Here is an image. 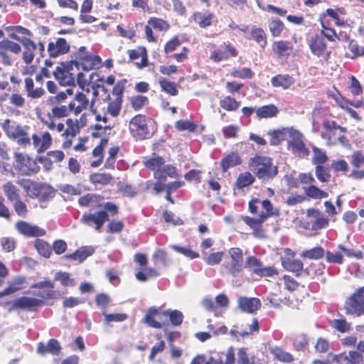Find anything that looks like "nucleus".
Segmentation results:
<instances>
[{
  "mask_svg": "<svg viewBox=\"0 0 364 364\" xmlns=\"http://www.w3.org/2000/svg\"><path fill=\"white\" fill-rule=\"evenodd\" d=\"M250 170L259 178L267 181L274 178L278 173L270 158L264 156H255L249 161Z\"/></svg>",
  "mask_w": 364,
  "mask_h": 364,
  "instance_id": "obj_1",
  "label": "nucleus"
},
{
  "mask_svg": "<svg viewBox=\"0 0 364 364\" xmlns=\"http://www.w3.org/2000/svg\"><path fill=\"white\" fill-rule=\"evenodd\" d=\"M129 130L136 139H143L150 137L155 132L156 128L152 119H146L145 116L138 114L131 119Z\"/></svg>",
  "mask_w": 364,
  "mask_h": 364,
  "instance_id": "obj_2",
  "label": "nucleus"
},
{
  "mask_svg": "<svg viewBox=\"0 0 364 364\" xmlns=\"http://www.w3.org/2000/svg\"><path fill=\"white\" fill-rule=\"evenodd\" d=\"M288 149L299 157H305L309 154V149L304 144V136L298 130L291 128L288 137Z\"/></svg>",
  "mask_w": 364,
  "mask_h": 364,
  "instance_id": "obj_3",
  "label": "nucleus"
},
{
  "mask_svg": "<svg viewBox=\"0 0 364 364\" xmlns=\"http://www.w3.org/2000/svg\"><path fill=\"white\" fill-rule=\"evenodd\" d=\"M364 287L358 289L346 302V314L360 316L364 314Z\"/></svg>",
  "mask_w": 364,
  "mask_h": 364,
  "instance_id": "obj_4",
  "label": "nucleus"
},
{
  "mask_svg": "<svg viewBox=\"0 0 364 364\" xmlns=\"http://www.w3.org/2000/svg\"><path fill=\"white\" fill-rule=\"evenodd\" d=\"M14 158L16 168L21 174L28 176L39 171L40 168L37 163L27 155L22 153H16Z\"/></svg>",
  "mask_w": 364,
  "mask_h": 364,
  "instance_id": "obj_5",
  "label": "nucleus"
},
{
  "mask_svg": "<svg viewBox=\"0 0 364 364\" xmlns=\"http://www.w3.org/2000/svg\"><path fill=\"white\" fill-rule=\"evenodd\" d=\"M230 262L226 265L228 272L235 277L240 273L244 266L242 250L239 247L230 248L228 251Z\"/></svg>",
  "mask_w": 364,
  "mask_h": 364,
  "instance_id": "obj_6",
  "label": "nucleus"
},
{
  "mask_svg": "<svg viewBox=\"0 0 364 364\" xmlns=\"http://www.w3.org/2000/svg\"><path fill=\"white\" fill-rule=\"evenodd\" d=\"M307 217L309 221L307 223L306 228L311 230H318L328 226L329 219L318 210L308 209Z\"/></svg>",
  "mask_w": 364,
  "mask_h": 364,
  "instance_id": "obj_7",
  "label": "nucleus"
},
{
  "mask_svg": "<svg viewBox=\"0 0 364 364\" xmlns=\"http://www.w3.org/2000/svg\"><path fill=\"white\" fill-rule=\"evenodd\" d=\"M44 302L42 299L33 297L22 296L14 301L11 309H23L29 311H33L38 307L42 306Z\"/></svg>",
  "mask_w": 364,
  "mask_h": 364,
  "instance_id": "obj_8",
  "label": "nucleus"
},
{
  "mask_svg": "<svg viewBox=\"0 0 364 364\" xmlns=\"http://www.w3.org/2000/svg\"><path fill=\"white\" fill-rule=\"evenodd\" d=\"M86 48L82 46L79 48L77 58L81 60V65L84 70H90L98 66L101 58L98 55H92L85 51Z\"/></svg>",
  "mask_w": 364,
  "mask_h": 364,
  "instance_id": "obj_9",
  "label": "nucleus"
},
{
  "mask_svg": "<svg viewBox=\"0 0 364 364\" xmlns=\"http://www.w3.org/2000/svg\"><path fill=\"white\" fill-rule=\"evenodd\" d=\"M109 220V215L106 211H97L95 213L84 214L81 218V222L87 225H91L92 223L95 225V230L100 231L104 223Z\"/></svg>",
  "mask_w": 364,
  "mask_h": 364,
  "instance_id": "obj_10",
  "label": "nucleus"
},
{
  "mask_svg": "<svg viewBox=\"0 0 364 364\" xmlns=\"http://www.w3.org/2000/svg\"><path fill=\"white\" fill-rule=\"evenodd\" d=\"M237 304L242 311L248 314H254L261 307L260 300L255 297L239 296Z\"/></svg>",
  "mask_w": 364,
  "mask_h": 364,
  "instance_id": "obj_11",
  "label": "nucleus"
},
{
  "mask_svg": "<svg viewBox=\"0 0 364 364\" xmlns=\"http://www.w3.org/2000/svg\"><path fill=\"white\" fill-rule=\"evenodd\" d=\"M70 50V45L63 38H58L55 42H50L48 46V52L51 58L66 54Z\"/></svg>",
  "mask_w": 364,
  "mask_h": 364,
  "instance_id": "obj_12",
  "label": "nucleus"
},
{
  "mask_svg": "<svg viewBox=\"0 0 364 364\" xmlns=\"http://www.w3.org/2000/svg\"><path fill=\"white\" fill-rule=\"evenodd\" d=\"M235 48L230 44H223L218 49L211 52L210 58L214 62H220L228 59L231 56H236Z\"/></svg>",
  "mask_w": 364,
  "mask_h": 364,
  "instance_id": "obj_13",
  "label": "nucleus"
},
{
  "mask_svg": "<svg viewBox=\"0 0 364 364\" xmlns=\"http://www.w3.org/2000/svg\"><path fill=\"white\" fill-rule=\"evenodd\" d=\"M32 140L34 148L39 154L46 151L52 143L51 136L47 132L33 134Z\"/></svg>",
  "mask_w": 364,
  "mask_h": 364,
  "instance_id": "obj_14",
  "label": "nucleus"
},
{
  "mask_svg": "<svg viewBox=\"0 0 364 364\" xmlns=\"http://www.w3.org/2000/svg\"><path fill=\"white\" fill-rule=\"evenodd\" d=\"M16 228L20 233L26 237H39L46 234L45 230L25 221L18 222Z\"/></svg>",
  "mask_w": 364,
  "mask_h": 364,
  "instance_id": "obj_15",
  "label": "nucleus"
},
{
  "mask_svg": "<svg viewBox=\"0 0 364 364\" xmlns=\"http://www.w3.org/2000/svg\"><path fill=\"white\" fill-rule=\"evenodd\" d=\"M90 105V101L86 95L83 92L75 94L74 100L70 102L72 112L77 115L83 110L86 109Z\"/></svg>",
  "mask_w": 364,
  "mask_h": 364,
  "instance_id": "obj_16",
  "label": "nucleus"
},
{
  "mask_svg": "<svg viewBox=\"0 0 364 364\" xmlns=\"http://www.w3.org/2000/svg\"><path fill=\"white\" fill-rule=\"evenodd\" d=\"M311 52L318 57H322L327 60L329 56V53L326 51V43L323 36H316L312 39L310 44Z\"/></svg>",
  "mask_w": 364,
  "mask_h": 364,
  "instance_id": "obj_17",
  "label": "nucleus"
},
{
  "mask_svg": "<svg viewBox=\"0 0 364 364\" xmlns=\"http://www.w3.org/2000/svg\"><path fill=\"white\" fill-rule=\"evenodd\" d=\"M3 128L7 135L14 139H17L18 137L25 135L26 132L29 129L28 126H21L20 124L11 125L9 119L4 121Z\"/></svg>",
  "mask_w": 364,
  "mask_h": 364,
  "instance_id": "obj_18",
  "label": "nucleus"
},
{
  "mask_svg": "<svg viewBox=\"0 0 364 364\" xmlns=\"http://www.w3.org/2000/svg\"><path fill=\"white\" fill-rule=\"evenodd\" d=\"M31 287L35 289H49L48 290H44L37 294H34L35 295H37L42 299H54L55 297V291L53 290V289L54 288V284L49 280L43 281L33 284L31 285Z\"/></svg>",
  "mask_w": 364,
  "mask_h": 364,
  "instance_id": "obj_19",
  "label": "nucleus"
},
{
  "mask_svg": "<svg viewBox=\"0 0 364 364\" xmlns=\"http://www.w3.org/2000/svg\"><path fill=\"white\" fill-rule=\"evenodd\" d=\"M55 78L62 85H74L75 77L64 68L58 66L53 72Z\"/></svg>",
  "mask_w": 364,
  "mask_h": 364,
  "instance_id": "obj_20",
  "label": "nucleus"
},
{
  "mask_svg": "<svg viewBox=\"0 0 364 364\" xmlns=\"http://www.w3.org/2000/svg\"><path fill=\"white\" fill-rule=\"evenodd\" d=\"M21 43L24 48L23 60L26 64H30L33 60V51L37 49V45L28 38H22Z\"/></svg>",
  "mask_w": 364,
  "mask_h": 364,
  "instance_id": "obj_21",
  "label": "nucleus"
},
{
  "mask_svg": "<svg viewBox=\"0 0 364 364\" xmlns=\"http://www.w3.org/2000/svg\"><path fill=\"white\" fill-rule=\"evenodd\" d=\"M291 130V128H283L282 129L269 131L268 135L270 136V145L276 146L284 140H288L289 134Z\"/></svg>",
  "mask_w": 364,
  "mask_h": 364,
  "instance_id": "obj_22",
  "label": "nucleus"
},
{
  "mask_svg": "<svg viewBox=\"0 0 364 364\" xmlns=\"http://www.w3.org/2000/svg\"><path fill=\"white\" fill-rule=\"evenodd\" d=\"M18 183L23 188L28 197L38 198L40 183H35L28 179H21L18 181Z\"/></svg>",
  "mask_w": 364,
  "mask_h": 364,
  "instance_id": "obj_23",
  "label": "nucleus"
},
{
  "mask_svg": "<svg viewBox=\"0 0 364 364\" xmlns=\"http://www.w3.org/2000/svg\"><path fill=\"white\" fill-rule=\"evenodd\" d=\"M323 127L326 130V134L328 136L329 140H333L332 143L336 142V139H332L333 137L336 136V138L338 139V133L346 132L345 128H343L341 126L338 125L333 121H325L323 122Z\"/></svg>",
  "mask_w": 364,
  "mask_h": 364,
  "instance_id": "obj_24",
  "label": "nucleus"
},
{
  "mask_svg": "<svg viewBox=\"0 0 364 364\" xmlns=\"http://www.w3.org/2000/svg\"><path fill=\"white\" fill-rule=\"evenodd\" d=\"M95 252V248L91 246L82 247L75 252L67 255V259L78 260L80 262L84 261L87 257L92 255Z\"/></svg>",
  "mask_w": 364,
  "mask_h": 364,
  "instance_id": "obj_25",
  "label": "nucleus"
},
{
  "mask_svg": "<svg viewBox=\"0 0 364 364\" xmlns=\"http://www.w3.org/2000/svg\"><path fill=\"white\" fill-rule=\"evenodd\" d=\"M2 190L7 200L11 203L20 198V190L11 181L2 186Z\"/></svg>",
  "mask_w": 364,
  "mask_h": 364,
  "instance_id": "obj_26",
  "label": "nucleus"
},
{
  "mask_svg": "<svg viewBox=\"0 0 364 364\" xmlns=\"http://www.w3.org/2000/svg\"><path fill=\"white\" fill-rule=\"evenodd\" d=\"M271 82L274 87L288 89L294 84V80L289 75H277L271 79Z\"/></svg>",
  "mask_w": 364,
  "mask_h": 364,
  "instance_id": "obj_27",
  "label": "nucleus"
},
{
  "mask_svg": "<svg viewBox=\"0 0 364 364\" xmlns=\"http://www.w3.org/2000/svg\"><path fill=\"white\" fill-rule=\"evenodd\" d=\"M129 58L131 60H137L140 58L139 62H136V65L139 68L145 67L147 64V55L144 48H139L136 50H129Z\"/></svg>",
  "mask_w": 364,
  "mask_h": 364,
  "instance_id": "obj_28",
  "label": "nucleus"
},
{
  "mask_svg": "<svg viewBox=\"0 0 364 364\" xmlns=\"http://www.w3.org/2000/svg\"><path fill=\"white\" fill-rule=\"evenodd\" d=\"M279 109L274 105H268L258 107L255 109V113L259 119L272 118L276 117Z\"/></svg>",
  "mask_w": 364,
  "mask_h": 364,
  "instance_id": "obj_29",
  "label": "nucleus"
},
{
  "mask_svg": "<svg viewBox=\"0 0 364 364\" xmlns=\"http://www.w3.org/2000/svg\"><path fill=\"white\" fill-rule=\"evenodd\" d=\"M193 18L200 28H205L211 25L213 15L208 11L196 12L193 15Z\"/></svg>",
  "mask_w": 364,
  "mask_h": 364,
  "instance_id": "obj_30",
  "label": "nucleus"
},
{
  "mask_svg": "<svg viewBox=\"0 0 364 364\" xmlns=\"http://www.w3.org/2000/svg\"><path fill=\"white\" fill-rule=\"evenodd\" d=\"M25 88L27 92V96L33 99H37L43 96L44 90L41 87L34 89L33 80L31 77L25 79Z\"/></svg>",
  "mask_w": 364,
  "mask_h": 364,
  "instance_id": "obj_31",
  "label": "nucleus"
},
{
  "mask_svg": "<svg viewBox=\"0 0 364 364\" xmlns=\"http://www.w3.org/2000/svg\"><path fill=\"white\" fill-rule=\"evenodd\" d=\"M159 314V311L156 308H150L143 319L144 322L151 328H161L162 327L161 323L154 319V317Z\"/></svg>",
  "mask_w": 364,
  "mask_h": 364,
  "instance_id": "obj_32",
  "label": "nucleus"
},
{
  "mask_svg": "<svg viewBox=\"0 0 364 364\" xmlns=\"http://www.w3.org/2000/svg\"><path fill=\"white\" fill-rule=\"evenodd\" d=\"M240 163L241 159L239 155L235 153H232L222 159L221 166L223 171L225 172L230 168L239 165Z\"/></svg>",
  "mask_w": 364,
  "mask_h": 364,
  "instance_id": "obj_33",
  "label": "nucleus"
},
{
  "mask_svg": "<svg viewBox=\"0 0 364 364\" xmlns=\"http://www.w3.org/2000/svg\"><path fill=\"white\" fill-rule=\"evenodd\" d=\"M282 264L284 269L296 274L303 269V263L299 259H283Z\"/></svg>",
  "mask_w": 364,
  "mask_h": 364,
  "instance_id": "obj_34",
  "label": "nucleus"
},
{
  "mask_svg": "<svg viewBox=\"0 0 364 364\" xmlns=\"http://www.w3.org/2000/svg\"><path fill=\"white\" fill-rule=\"evenodd\" d=\"M273 50L279 57H283L289 55L292 48L289 43L279 41L274 43Z\"/></svg>",
  "mask_w": 364,
  "mask_h": 364,
  "instance_id": "obj_35",
  "label": "nucleus"
},
{
  "mask_svg": "<svg viewBox=\"0 0 364 364\" xmlns=\"http://www.w3.org/2000/svg\"><path fill=\"white\" fill-rule=\"evenodd\" d=\"M265 220L266 216L260 215L258 218H252L248 216L243 218L244 222L253 230L255 236H260V235L257 233V230L259 229V224H262Z\"/></svg>",
  "mask_w": 364,
  "mask_h": 364,
  "instance_id": "obj_36",
  "label": "nucleus"
},
{
  "mask_svg": "<svg viewBox=\"0 0 364 364\" xmlns=\"http://www.w3.org/2000/svg\"><path fill=\"white\" fill-rule=\"evenodd\" d=\"M55 279L59 281L64 287H74L75 279L70 277V274L66 272H58L55 274Z\"/></svg>",
  "mask_w": 364,
  "mask_h": 364,
  "instance_id": "obj_37",
  "label": "nucleus"
},
{
  "mask_svg": "<svg viewBox=\"0 0 364 364\" xmlns=\"http://www.w3.org/2000/svg\"><path fill=\"white\" fill-rule=\"evenodd\" d=\"M164 164V159L160 156H156L147 160L145 162V166L149 168L156 171L155 176L158 177Z\"/></svg>",
  "mask_w": 364,
  "mask_h": 364,
  "instance_id": "obj_38",
  "label": "nucleus"
},
{
  "mask_svg": "<svg viewBox=\"0 0 364 364\" xmlns=\"http://www.w3.org/2000/svg\"><path fill=\"white\" fill-rule=\"evenodd\" d=\"M0 48L4 50H6L15 55L20 53L21 51V47L19 44L9 39H4L0 41Z\"/></svg>",
  "mask_w": 364,
  "mask_h": 364,
  "instance_id": "obj_39",
  "label": "nucleus"
},
{
  "mask_svg": "<svg viewBox=\"0 0 364 364\" xmlns=\"http://www.w3.org/2000/svg\"><path fill=\"white\" fill-rule=\"evenodd\" d=\"M262 267V262L257 257L249 256L246 258L245 267L249 269L253 273L258 275Z\"/></svg>",
  "mask_w": 364,
  "mask_h": 364,
  "instance_id": "obj_40",
  "label": "nucleus"
},
{
  "mask_svg": "<svg viewBox=\"0 0 364 364\" xmlns=\"http://www.w3.org/2000/svg\"><path fill=\"white\" fill-rule=\"evenodd\" d=\"M26 278L22 276H18L14 278L12 280L8 282L9 286L6 288L7 294L9 295L20 290L21 289V285L25 282Z\"/></svg>",
  "mask_w": 364,
  "mask_h": 364,
  "instance_id": "obj_41",
  "label": "nucleus"
},
{
  "mask_svg": "<svg viewBox=\"0 0 364 364\" xmlns=\"http://www.w3.org/2000/svg\"><path fill=\"white\" fill-rule=\"evenodd\" d=\"M251 37L253 38L258 45L264 48L267 46V39L264 31L259 28H254L251 31Z\"/></svg>",
  "mask_w": 364,
  "mask_h": 364,
  "instance_id": "obj_42",
  "label": "nucleus"
},
{
  "mask_svg": "<svg viewBox=\"0 0 364 364\" xmlns=\"http://www.w3.org/2000/svg\"><path fill=\"white\" fill-rule=\"evenodd\" d=\"M255 181L253 176L249 173L245 172L240 173L236 181V186L237 188L241 189L248 186H250Z\"/></svg>",
  "mask_w": 364,
  "mask_h": 364,
  "instance_id": "obj_43",
  "label": "nucleus"
},
{
  "mask_svg": "<svg viewBox=\"0 0 364 364\" xmlns=\"http://www.w3.org/2000/svg\"><path fill=\"white\" fill-rule=\"evenodd\" d=\"M39 200L46 201L54 196V190L47 184L40 183L39 186Z\"/></svg>",
  "mask_w": 364,
  "mask_h": 364,
  "instance_id": "obj_44",
  "label": "nucleus"
},
{
  "mask_svg": "<svg viewBox=\"0 0 364 364\" xmlns=\"http://www.w3.org/2000/svg\"><path fill=\"white\" fill-rule=\"evenodd\" d=\"M272 353L276 359L284 363H291L294 360L291 354L284 351L281 348L279 347L273 348L272 350Z\"/></svg>",
  "mask_w": 364,
  "mask_h": 364,
  "instance_id": "obj_45",
  "label": "nucleus"
},
{
  "mask_svg": "<svg viewBox=\"0 0 364 364\" xmlns=\"http://www.w3.org/2000/svg\"><path fill=\"white\" fill-rule=\"evenodd\" d=\"M304 192L310 198H315V199H321L327 198L328 194L320 190L318 188L316 187L315 186H310L309 187H304Z\"/></svg>",
  "mask_w": 364,
  "mask_h": 364,
  "instance_id": "obj_46",
  "label": "nucleus"
},
{
  "mask_svg": "<svg viewBox=\"0 0 364 364\" xmlns=\"http://www.w3.org/2000/svg\"><path fill=\"white\" fill-rule=\"evenodd\" d=\"M112 177L110 174L97 173L90 176V181L94 184L107 185L110 183Z\"/></svg>",
  "mask_w": 364,
  "mask_h": 364,
  "instance_id": "obj_47",
  "label": "nucleus"
},
{
  "mask_svg": "<svg viewBox=\"0 0 364 364\" xmlns=\"http://www.w3.org/2000/svg\"><path fill=\"white\" fill-rule=\"evenodd\" d=\"M324 250L321 247L312 248L309 250H304L301 253L302 257L311 259H318L322 258L324 255Z\"/></svg>",
  "mask_w": 364,
  "mask_h": 364,
  "instance_id": "obj_48",
  "label": "nucleus"
},
{
  "mask_svg": "<svg viewBox=\"0 0 364 364\" xmlns=\"http://www.w3.org/2000/svg\"><path fill=\"white\" fill-rule=\"evenodd\" d=\"M35 247L40 255L44 257H49L51 253L50 246L43 240L37 239L35 241Z\"/></svg>",
  "mask_w": 364,
  "mask_h": 364,
  "instance_id": "obj_49",
  "label": "nucleus"
},
{
  "mask_svg": "<svg viewBox=\"0 0 364 364\" xmlns=\"http://www.w3.org/2000/svg\"><path fill=\"white\" fill-rule=\"evenodd\" d=\"M223 255V252H218L210 255H208L207 252H203V259L208 264L215 265L221 262Z\"/></svg>",
  "mask_w": 364,
  "mask_h": 364,
  "instance_id": "obj_50",
  "label": "nucleus"
},
{
  "mask_svg": "<svg viewBox=\"0 0 364 364\" xmlns=\"http://www.w3.org/2000/svg\"><path fill=\"white\" fill-rule=\"evenodd\" d=\"M171 247L176 252L184 255L189 259H195L199 257V254L193 251L190 247H181L179 245H171Z\"/></svg>",
  "mask_w": 364,
  "mask_h": 364,
  "instance_id": "obj_51",
  "label": "nucleus"
},
{
  "mask_svg": "<svg viewBox=\"0 0 364 364\" xmlns=\"http://www.w3.org/2000/svg\"><path fill=\"white\" fill-rule=\"evenodd\" d=\"M122 108V99L115 98L114 100L109 102L107 105V113L111 116L115 117L119 114Z\"/></svg>",
  "mask_w": 364,
  "mask_h": 364,
  "instance_id": "obj_52",
  "label": "nucleus"
},
{
  "mask_svg": "<svg viewBox=\"0 0 364 364\" xmlns=\"http://www.w3.org/2000/svg\"><path fill=\"white\" fill-rule=\"evenodd\" d=\"M220 105L228 111H235L238 109L240 102H237L234 98L228 96L220 100Z\"/></svg>",
  "mask_w": 364,
  "mask_h": 364,
  "instance_id": "obj_53",
  "label": "nucleus"
},
{
  "mask_svg": "<svg viewBox=\"0 0 364 364\" xmlns=\"http://www.w3.org/2000/svg\"><path fill=\"white\" fill-rule=\"evenodd\" d=\"M14 209L16 213L21 218H26L28 213V208L26 204L20 198L12 202Z\"/></svg>",
  "mask_w": 364,
  "mask_h": 364,
  "instance_id": "obj_54",
  "label": "nucleus"
},
{
  "mask_svg": "<svg viewBox=\"0 0 364 364\" xmlns=\"http://www.w3.org/2000/svg\"><path fill=\"white\" fill-rule=\"evenodd\" d=\"M159 83L163 91L173 96L178 94V90L174 82L163 78L159 80Z\"/></svg>",
  "mask_w": 364,
  "mask_h": 364,
  "instance_id": "obj_55",
  "label": "nucleus"
},
{
  "mask_svg": "<svg viewBox=\"0 0 364 364\" xmlns=\"http://www.w3.org/2000/svg\"><path fill=\"white\" fill-rule=\"evenodd\" d=\"M269 30L274 36H278L284 28V24L278 18H272L269 24Z\"/></svg>",
  "mask_w": 364,
  "mask_h": 364,
  "instance_id": "obj_56",
  "label": "nucleus"
},
{
  "mask_svg": "<svg viewBox=\"0 0 364 364\" xmlns=\"http://www.w3.org/2000/svg\"><path fill=\"white\" fill-rule=\"evenodd\" d=\"M105 316V323L108 325L111 322H121L127 318V315L125 314H106L102 313Z\"/></svg>",
  "mask_w": 364,
  "mask_h": 364,
  "instance_id": "obj_57",
  "label": "nucleus"
},
{
  "mask_svg": "<svg viewBox=\"0 0 364 364\" xmlns=\"http://www.w3.org/2000/svg\"><path fill=\"white\" fill-rule=\"evenodd\" d=\"M313 162L314 164L321 165L322 164H324L327 161V156L326 153L322 150L318 149L316 146H313Z\"/></svg>",
  "mask_w": 364,
  "mask_h": 364,
  "instance_id": "obj_58",
  "label": "nucleus"
},
{
  "mask_svg": "<svg viewBox=\"0 0 364 364\" xmlns=\"http://www.w3.org/2000/svg\"><path fill=\"white\" fill-rule=\"evenodd\" d=\"M166 315L169 316L171 323L174 326L180 325L183 319V314L178 310L167 311L164 313Z\"/></svg>",
  "mask_w": 364,
  "mask_h": 364,
  "instance_id": "obj_59",
  "label": "nucleus"
},
{
  "mask_svg": "<svg viewBox=\"0 0 364 364\" xmlns=\"http://www.w3.org/2000/svg\"><path fill=\"white\" fill-rule=\"evenodd\" d=\"M326 259L329 263L341 264L343 262V253L339 252H333L327 251L326 252Z\"/></svg>",
  "mask_w": 364,
  "mask_h": 364,
  "instance_id": "obj_60",
  "label": "nucleus"
},
{
  "mask_svg": "<svg viewBox=\"0 0 364 364\" xmlns=\"http://www.w3.org/2000/svg\"><path fill=\"white\" fill-rule=\"evenodd\" d=\"M230 75L233 77H240L242 79H250L253 76V73L250 68H244L240 70H233Z\"/></svg>",
  "mask_w": 364,
  "mask_h": 364,
  "instance_id": "obj_61",
  "label": "nucleus"
},
{
  "mask_svg": "<svg viewBox=\"0 0 364 364\" xmlns=\"http://www.w3.org/2000/svg\"><path fill=\"white\" fill-rule=\"evenodd\" d=\"M97 196L95 195L87 194L85 196L80 197L79 198L78 202L81 206L91 205L93 207H95V206L99 207L100 205H95V203L97 202Z\"/></svg>",
  "mask_w": 364,
  "mask_h": 364,
  "instance_id": "obj_62",
  "label": "nucleus"
},
{
  "mask_svg": "<svg viewBox=\"0 0 364 364\" xmlns=\"http://www.w3.org/2000/svg\"><path fill=\"white\" fill-rule=\"evenodd\" d=\"M72 112L70 105L67 106L54 107L52 109V115L55 117H63L68 115Z\"/></svg>",
  "mask_w": 364,
  "mask_h": 364,
  "instance_id": "obj_63",
  "label": "nucleus"
},
{
  "mask_svg": "<svg viewBox=\"0 0 364 364\" xmlns=\"http://www.w3.org/2000/svg\"><path fill=\"white\" fill-rule=\"evenodd\" d=\"M148 23L160 31H166L169 27L166 21L158 18H151L149 20Z\"/></svg>",
  "mask_w": 364,
  "mask_h": 364,
  "instance_id": "obj_64",
  "label": "nucleus"
}]
</instances>
